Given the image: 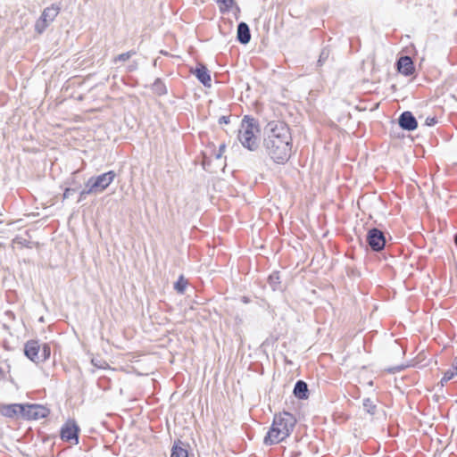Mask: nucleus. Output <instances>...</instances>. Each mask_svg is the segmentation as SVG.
I'll use <instances>...</instances> for the list:
<instances>
[{
  "instance_id": "f257e3e1",
  "label": "nucleus",
  "mask_w": 457,
  "mask_h": 457,
  "mask_svg": "<svg viewBox=\"0 0 457 457\" xmlns=\"http://www.w3.org/2000/svg\"><path fill=\"white\" fill-rule=\"evenodd\" d=\"M264 147L277 163H284L291 154L292 137L288 126L282 121L269 122L266 128Z\"/></svg>"
},
{
  "instance_id": "f03ea898",
  "label": "nucleus",
  "mask_w": 457,
  "mask_h": 457,
  "mask_svg": "<svg viewBox=\"0 0 457 457\" xmlns=\"http://www.w3.org/2000/svg\"><path fill=\"white\" fill-rule=\"evenodd\" d=\"M296 423V420L291 413L283 411L275 415L272 425L264 437V444L271 445L278 444L289 436Z\"/></svg>"
},
{
  "instance_id": "7ed1b4c3",
  "label": "nucleus",
  "mask_w": 457,
  "mask_h": 457,
  "mask_svg": "<svg viewBox=\"0 0 457 457\" xmlns=\"http://www.w3.org/2000/svg\"><path fill=\"white\" fill-rule=\"evenodd\" d=\"M259 128L253 118L245 117L238 131V139L244 147L254 151L258 147Z\"/></svg>"
},
{
  "instance_id": "20e7f679",
  "label": "nucleus",
  "mask_w": 457,
  "mask_h": 457,
  "mask_svg": "<svg viewBox=\"0 0 457 457\" xmlns=\"http://www.w3.org/2000/svg\"><path fill=\"white\" fill-rule=\"evenodd\" d=\"M116 173L113 170L91 177L86 183L87 193L99 194L104 192L114 180Z\"/></svg>"
},
{
  "instance_id": "39448f33",
  "label": "nucleus",
  "mask_w": 457,
  "mask_h": 457,
  "mask_svg": "<svg viewBox=\"0 0 457 457\" xmlns=\"http://www.w3.org/2000/svg\"><path fill=\"white\" fill-rule=\"evenodd\" d=\"M59 11L60 8L55 4H52L51 6L44 9L40 18L35 24L36 31L39 34L43 33L50 23L54 21L55 17L58 15Z\"/></svg>"
},
{
  "instance_id": "423d86ee",
  "label": "nucleus",
  "mask_w": 457,
  "mask_h": 457,
  "mask_svg": "<svg viewBox=\"0 0 457 457\" xmlns=\"http://www.w3.org/2000/svg\"><path fill=\"white\" fill-rule=\"evenodd\" d=\"M367 242L373 251H380L386 245L385 235L378 228H371L368 232Z\"/></svg>"
},
{
  "instance_id": "0eeeda50",
  "label": "nucleus",
  "mask_w": 457,
  "mask_h": 457,
  "mask_svg": "<svg viewBox=\"0 0 457 457\" xmlns=\"http://www.w3.org/2000/svg\"><path fill=\"white\" fill-rule=\"evenodd\" d=\"M49 413L47 408L37 404L24 405L23 418L28 420H38L46 418Z\"/></svg>"
},
{
  "instance_id": "6e6552de",
  "label": "nucleus",
  "mask_w": 457,
  "mask_h": 457,
  "mask_svg": "<svg viewBox=\"0 0 457 457\" xmlns=\"http://www.w3.org/2000/svg\"><path fill=\"white\" fill-rule=\"evenodd\" d=\"M79 428L74 421H67L61 429V438L65 441H74L78 444Z\"/></svg>"
},
{
  "instance_id": "1a4fd4ad",
  "label": "nucleus",
  "mask_w": 457,
  "mask_h": 457,
  "mask_svg": "<svg viewBox=\"0 0 457 457\" xmlns=\"http://www.w3.org/2000/svg\"><path fill=\"white\" fill-rule=\"evenodd\" d=\"M39 343L35 340L28 341L24 347L25 355L36 363H39Z\"/></svg>"
},
{
  "instance_id": "9d476101",
  "label": "nucleus",
  "mask_w": 457,
  "mask_h": 457,
  "mask_svg": "<svg viewBox=\"0 0 457 457\" xmlns=\"http://www.w3.org/2000/svg\"><path fill=\"white\" fill-rule=\"evenodd\" d=\"M397 70L401 74L404 76L411 75L414 72V64L411 57H400L397 61Z\"/></svg>"
},
{
  "instance_id": "9b49d317",
  "label": "nucleus",
  "mask_w": 457,
  "mask_h": 457,
  "mask_svg": "<svg viewBox=\"0 0 457 457\" xmlns=\"http://www.w3.org/2000/svg\"><path fill=\"white\" fill-rule=\"evenodd\" d=\"M399 125L402 129L411 131L417 128L418 123L411 112H404L399 118Z\"/></svg>"
},
{
  "instance_id": "f8f14e48",
  "label": "nucleus",
  "mask_w": 457,
  "mask_h": 457,
  "mask_svg": "<svg viewBox=\"0 0 457 457\" xmlns=\"http://www.w3.org/2000/svg\"><path fill=\"white\" fill-rule=\"evenodd\" d=\"M24 405L19 403H12L4 405L0 408V412L2 415L12 418L17 415H21L23 418Z\"/></svg>"
},
{
  "instance_id": "ddd939ff",
  "label": "nucleus",
  "mask_w": 457,
  "mask_h": 457,
  "mask_svg": "<svg viewBox=\"0 0 457 457\" xmlns=\"http://www.w3.org/2000/svg\"><path fill=\"white\" fill-rule=\"evenodd\" d=\"M193 73L204 86L208 87H211V76L208 72L207 68L204 65H199L198 67H196Z\"/></svg>"
},
{
  "instance_id": "4468645a",
  "label": "nucleus",
  "mask_w": 457,
  "mask_h": 457,
  "mask_svg": "<svg viewBox=\"0 0 457 457\" xmlns=\"http://www.w3.org/2000/svg\"><path fill=\"white\" fill-rule=\"evenodd\" d=\"M251 34L248 25L245 22H240L237 26V40L242 44L249 43Z\"/></svg>"
},
{
  "instance_id": "2eb2a0df",
  "label": "nucleus",
  "mask_w": 457,
  "mask_h": 457,
  "mask_svg": "<svg viewBox=\"0 0 457 457\" xmlns=\"http://www.w3.org/2000/svg\"><path fill=\"white\" fill-rule=\"evenodd\" d=\"M308 386L304 381L298 380L295 385L294 395L299 399L308 398Z\"/></svg>"
},
{
  "instance_id": "dca6fc26",
  "label": "nucleus",
  "mask_w": 457,
  "mask_h": 457,
  "mask_svg": "<svg viewBox=\"0 0 457 457\" xmlns=\"http://www.w3.org/2000/svg\"><path fill=\"white\" fill-rule=\"evenodd\" d=\"M180 445L181 443L179 442L173 445L170 457H188L187 450Z\"/></svg>"
},
{
  "instance_id": "f3484780",
  "label": "nucleus",
  "mask_w": 457,
  "mask_h": 457,
  "mask_svg": "<svg viewBox=\"0 0 457 457\" xmlns=\"http://www.w3.org/2000/svg\"><path fill=\"white\" fill-rule=\"evenodd\" d=\"M152 89L155 94H157L159 96H162V95L166 94V92H167L166 86L160 79H157L154 82V84L152 86Z\"/></svg>"
},
{
  "instance_id": "a211bd4d",
  "label": "nucleus",
  "mask_w": 457,
  "mask_h": 457,
  "mask_svg": "<svg viewBox=\"0 0 457 457\" xmlns=\"http://www.w3.org/2000/svg\"><path fill=\"white\" fill-rule=\"evenodd\" d=\"M51 349L47 344L39 346V362H43L50 357Z\"/></svg>"
},
{
  "instance_id": "6ab92c4d",
  "label": "nucleus",
  "mask_w": 457,
  "mask_h": 457,
  "mask_svg": "<svg viewBox=\"0 0 457 457\" xmlns=\"http://www.w3.org/2000/svg\"><path fill=\"white\" fill-rule=\"evenodd\" d=\"M268 282L273 290H277L279 287L280 278L278 272H273L269 276Z\"/></svg>"
},
{
  "instance_id": "aec40b11",
  "label": "nucleus",
  "mask_w": 457,
  "mask_h": 457,
  "mask_svg": "<svg viewBox=\"0 0 457 457\" xmlns=\"http://www.w3.org/2000/svg\"><path fill=\"white\" fill-rule=\"evenodd\" d=\"M216 2L221 12H228L235 4V0H216Z\"/></svg>"
},
{
  "instance_id": "412c9836",
  "label": "nucleus",
  "mask_w": 457,
  "mask_h": 457,
  "mask_svg": "<svg viewBox=\"0 0 457 457\" xmlns=\"http://www.w3.org/2000/svg\"><path fill=\"white\" fill-rule=\"evenodd\" d=\"M362 405H363L364 410L368 413H370L371 415H373L375 413L377 406H376V404H374V403L370 398L364 399Z\"/></svg>"
},
{
  "instance_id": "4be33fe9",
  "label": "nucleus",
  "mask_w": 457,
  "mask_h": 457,
  "mask_svg": "<svg viewBox=\"0 0 457 457\" xmlns=\"http://www.w3.org/2000/svg\"><path fill=\"white\" fill-rule=\"evenodd\" d=\"M187 281L181 276L179 280L175 283L174 288L180 294L185 292Z\"/></svg>"
},
{
  "instance_id": "5701e85b",
  "label": "nucleus",
  "mask_w": 457,
  "mask_h": 457,
  "mask_svg": "<svg viewBox=\"0 0 457 457\" xmlns=\"http://www.w3.org/2000/svg\"><path fill=\"white\" fill-rule=\"evenodd\" d=\"M136 53L134 51H129L127 53L120 54L114 58L113 62H117L128 61Z\"/></svg>"
},
{
  "instance_id": "b1692460",
  "label": "nucleus",
  "mask_w": 457,
  "mask_h": 457,
  "mask_svg": "<svg viewBox=\"0 0 457 457\" xmlns=\"http://www.w3.org/2000/svg\"><path fill=\"white\" fill-rule=\"evenodd\" d=\"M456 375H457V373H455V370L453 368L449 369L448 370H446L444 373V376L441 379V383L444 384V383L448 382L449 380L453 378L454 376H456Z\"/></svg>"
},
{
  "instance_id": "393cba45",
  "label": "nucleus",
  "mask_w": 457,
  "mask_h": 457,
  "mask_svg": "<svg viewBox=\"0 0 457 457\" xmlns=\"http://www.w3.org/2000/svg\"><path fill=\"white\" fill-rule=\"evenodd\" d=\"M92 364L98 369H105L107 367V363L103 360H98L96 358H92Z\"/></svg>"
},
{
  "instance_id": "a878e982",
  "label": "nucleus",
  "mask_w": 457,
  "mask_h": 457,
  "mask_svg": "<svg viewBox=\"0 0 457 457\" xmlns=\"http://www.w3.org/2000/svg\"><path fill=\"white\" fill-rule=\"evenodd\" d=\"M74 192H75V189L67 187V188L65 189L64 193H63V196H62V198H63V199H67V198H69V197H70V195H71V194H73Z\"/></svg>"
},
{
  "instance_id": "bb28decb",
  "label": "nucleus",
  "mask_w": 457,
  "mask_h": 457,
  "mask_svg": "<svg viewBox=\"0 0 457 457\" xmlns=\"http://www.w3.org/2000/svg\"><path fill=\"white\" fill-rule=\"evenodd\" d=\"M225 148H226V145H220V149H219V152L216 154V158L219 159L221 157V155L223 154L224 151H225Z\"/></svg>"
},
{
  "instance_id": "cd10ccee",
  "label": "nucleus",
  "mask_w": 457,
  "mask_h": 457,
  "mask_svg": "<svg viewBox=\"0 0 457 457\" xmlns=\"http://www.w3.org/2000/svg\"><path fill=\"white\" fill-rule=\"evenodd\" d=\"M426 123H427V125H428V126H432V125H435V124L436 123V119H435V118H428V119L426 120Z\"/></svg>"
},
{
  "instance_id": "c85d7f7f",
  "label": "nucleus",
  "mask_w": 457,
  "mask_h": 457,
  "mask_svg": "<svg viewBox=\"0 0 457 457\" xmlns=\"http://www.w3.org/2000/svg\"><path fill=\"white\" fill-rule=\"evenodd\" d=\"M220 123H228V118L226 116H222L220 118Z\"/></svg>"
},
{
  "instance_id": "c756f323",
  "label": "nucleus",
  "mask_w": 457,
  "mask_h": 457,
  "mask_svg": "<svg viewBox=\"0 0 457 457\" xmlns=\"http://www.w3.org/2000/svg\"><path fill=\"white\" fill-rule=\"evenodd\" d=\"M452 368L455 370V373H457V357L453 360Z\"/></svg>"
},
{
  "instance_id": "7c9ffc66",
  "label": "nucleus",
  "mask_w": 457,
  "mask_h": 457,
  "mask_svg": "<svg viewBox=\"0 0 457 457\" xmlns=\"http://www.w3.org/2000/svg\"><path fill=\"white\" fill-rule=\"evenodd\" d=\"M93 193H87V188L84 189L83 191L80 192V199L79 201L82 199L83 196H85L86 195H92Z\"/></svg>"
},
{
  "instance_id": "2f4dec72",
  "label": "nucleus",
  "mask_w": 457,
  "mask_h": 457,
  "mask_svg": "<svg viewBox=\"0 0 457 457\" xmlns=\"http://www.w3.org/2000/svg\"><path fill=\"white\" fill-rule=\"evenodd\" d=\"M325 55H326V57H327V56H328V53L326 54L324 51H322V53H321V54H320V59H319V61H318L320 63H321L322 59H323V58H325Z\"/></svg>"
},
{
  "instance_id": "473e14b6",
  "label": "nucleus",
  "mask_w": 457,
  "mask_h": 457,
  "mask_svg": "<svg viewBox=\"0 0 457 457\" xmlns=\"http://www.w3.org/2000/svg\"><path fill=\"white\" fill-rule=\"evenodd\" d=\"M137 69V64H131L129 67V70L131 71H134Z\"/></svg>"
},
{
  "instance_id": "72a5a7b5",
  "label": "nucleus",
  "mask_w": 457,
  "mask_h": 457,
  "mask_svg": "<svg viewBox=\"0 0 457 457\" xmlns=\"http://www.w3.org/2000/svg\"><path fill=\"white\" fill-rule=\"evenodd\" d=\"M454 242H455V244H456V245H457V234H456V235H455V237H454Z\"/></svg>"
}]
</instances>
